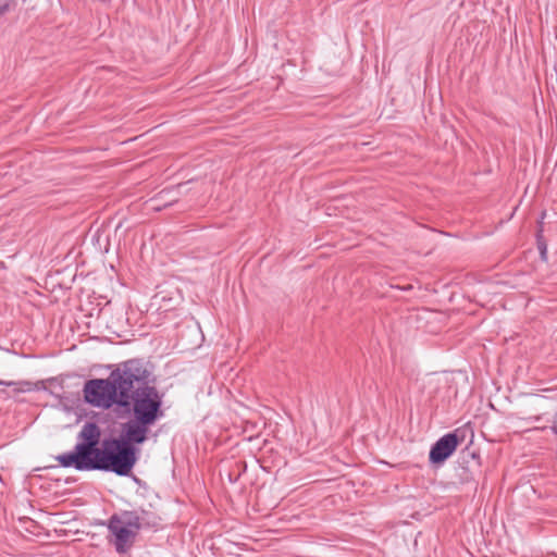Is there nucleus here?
<instances>
[{
    "label": "nucleus",
    "instance_id": "39448f33",
    "mask_svg": "<svg viewBox=\"0 0 557 557\" xmlns=\"http://www.w3.org/2000/svg\"><path fill=\"white\" fill-rule=\"evenodd\" d=\"M0 385L13 386L15 393H24L33 389V384L27 381L13 382L0 380Z\"/></svg>",
    "mask_w": 557,
    "mask_h": 557
},
{
    "label": "nucleus",
    "instance_id": "f257e3e1",
    "mask_svg": "<svg viewBox=\"0 0 557 557\" xmlns=\"http://www.w3.org/2000/svg\"><path fill=\"white\" fill-rule=\"evenodd\" d=\"M151 371L143 359L134 358L114 366L107 379L85 382L83 393L87 404L100 408L117 407V413L131 417L121 424L119 437L106 438L98 447L101 430L86 422L77 434L74 451L57 456L64 468L101 470L120 476L132 473L138 460V448L148 438L150 426L164 414L162 394L151 383Z\"/></svg>",
    "mask_w": 557,
    "mask_h": 557
},
{
    "label": "nucleus",
    "instance_id": "6e6552de",
    "mask_svg": "<svg viewBox=\"0 0 557 557\" xmlns=\"http://www.w3.org/2000/svg\"><path fill=\"white\" fill-rule=\"evenodd\" d=\"M9 9V5L8 4H4V5H1L0 7V15L4 14Z\"/></svg>",
    "mask_w": 557,
    "mask_h": 557
},
{
    "label": "nucleus",
    "instance_id": "f03ea898",
    "mask_svg": "<svg viewBox=\"0 0 557 557\" xmlns=\"http://www.w3.org/2000/svg\"><path fill=\"white\" fill-rule=\"evenodd\" d=\"M136 521L124 510L112 515L107 523L109 531V543L112 544L119 554L127 553L134 545L138 529Z\"/></svg>",
    "mask_w": 557,
    "mask_h": 557
},
{
    "label": "nucleus",
    "instance_id": "423d86ee",
    "mask_svg": "<svg viewBox=\"0 0 557 557\" xmlns=\"http://www.w3.org/2000/svg\"><path fill=\"white\" fill-rule=\"evenodd\" d=\"M550 430H552L553 434L557 437V412L555 413V416L553 418Z\"/></svg>",
    "mask_w": 557,
    "mask_h": 557
},
{
    "label": "nucleus",
    "instance_id": "7ed1b4c3",
    "mask_svg": "<svg viewBox=\"0 0 557 557\" xmlns=\"http://www.w3.org/2000/svg\"><path fill=\"white\" fill-rule=\"evenodd\" d=\"M458 430L447 433L442 436L430 450V461L434 465L443 463L456 450L457 446L462 441V437L458 435Z\"/></svg>",
    "mask_w": 557,
    "mask_h": 557
},
{
    "label": "nucleus",
    "instance_id": "0eeeda50",
    "mask_svg": "<svg viewBox=\"0 0 557 557\" xmlns=\"http://www.w3.org/2000/svg\"><path fill=\"white\" fill-rule=\"evenodd\" d=\"M539 249L541 250L542 257L545 259L546 246L545 245H539Z\"/></svg>",
    "mask_w": 557,
    "mask_h": 557
},
{
    "label": "nucleus",
    "instance_id": "20e7f679",
    "mask_svg": "<svg viewBox=\"0 0 557 557\" xmlns=\"http://www.w3.org/2000/svg\"><path fill=\"white\" fill-rule=\"evenodd\" d=\"M127 513L132 516V519H135L136 524L135 528L140 531L144 528H156L160 523V518L145 509L140 510H127Z\"/></svg>",
    "mask_w": 557,
    "mask_h": 557
}]
</instances>
